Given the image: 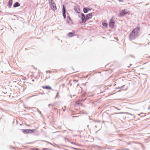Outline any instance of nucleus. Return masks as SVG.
Instances as JSON below:
<instances>
[{
  "instance_id": "a211bd4d",
  "label": "nucleus",
  "mask_w": 150,
  "mask_h": 150,
  "mask_svg": "<svg viewBox=\"0 0 150 150\" xmlns=\"http://www.w3.org/2000/svg\"><path fill=\"white\" fill-rule=\"evenodd\" d=\"M62 14L64 18H66L65 12H62Z\"/></svg>"
},
{
  "instance_id": "7ed1b4c3",
  "label": "nucleus",
  "mask_w": 150,
  "mask_h": 150,
  "mask_svg": "<svg viewBox=\"0 0 150 150\" xmlns=\"http://www.w3.org/2000/svg\"><path fill=\"white\" fill-rule=\"evenodd\" d=\"M115 23L114 19L112 18L111 19L109 23L110 27L111 28H114Z\"/></svg>"
},
{
  "instance_id": "1a4fd4ad",
  "label": "nucleus",
  "mask_w": 150,
  "mask_h": 150,
  "mask_svg": "<svg viewBox=\"0 0 150 150\" xmlns=\"http://www.w3.org/2000/svg\"><path fill=\"white\" fill-rule=\"evenodd\" d=\"M42 88L44 89H46L48 90H51L52 88L51 87L49 86H42Z\"/></svg>"
},
{
  "instance_id": "6ab92c4d",
  "label": "nucleus",
  "mask_w": 150,
  "mask_h": 150,
  "mask_svg": "<svg viewBox=\"0 0 150 150\" xmlns=\"http://www.w3.org/2000/svg\"><path fill=\"white\" fill-rule=\"evenodd\" d=\"M120 2H122L124 0H118Z\"/></svg>"
},
{
  "instance_id": "dca6fc26",
  "label": "nucleus",
  "mask_w": 150,
  "mask_h": 150,
  "mask_svg": "<svg viewBox=\"0 0 150 150\" xmlns=\"http://www.w3.org/2000/svg\"><path fill=\"white\" fill-rule=\"evenodd\" d=\"M62 12H66V9H65L64 5H63V6Z\"/></svg>"
},
{
  "instance_id": "39448f33",
  "label": "nucleus",
  "mask_w": 150,
  "mask_h": 150,
  "mask_svg": "<svg viewBox=\"0 0 150 150\" xmlns=\"http://www.w3.org/2000/svg\"><path fill=\"white\" fill-rule=\"evenodd\" d=\"M92 13H91L88 14L86 17L85 20H87L92 17Z\"/></svg>"
},
{
  "instance_id": "aec40b11",
  "label": "nucleus",
  "mask_w": 150,
  "mask_h": 150,
  "mask_svg": "<svg viewBox=\"0 0 150 150\" xmlns=\"http://www.w3.org/2000/svg\"><path fill=\"white\" fill-rule=\"evenodd\" d=\"M35 150H38L39 149H35Z\"/></svg>"
},
{
  "instance_id": "f3484780",
  "label": "nucleus",
  "mask_w": 150,
  "mask_h": 150,
  "mask_svg": "<svg viewBox=\"0 0 150 150\" xmlns=\"http://www.w3.org/2000/svg\"><path fill=\"white\" fill-rule=\"evenodd\" d=\"M29 131H30V132H33L36 131V130L35 129L32 130L29 129Z\"/></svg>"
},
{
  "instance_id": "2eb2a0df",
  "label": "nucleus",
  "mask_w": 150,
  "mask_h": 150,
  "mask_svg": "<svg viewBox=\"0 0 150 150\" xmlns=\"http://www.w3.org/2000/svg\"><path fill=\"white\" fill-rule=\"evenodd\" d=\"M83 11L84 13H87L88 12V9L86 8H85L83 9Z\"/></svg>"
},
{
  "instance_id": "423d86ee",
  "label": "nucleus",
  "mask_w": 150,
  "mask_h": 150,
  "mask_svg": "<svg viewBox=\"0 0 150 150\" xmlns=\"http://www.w3.org/2000/svg\"><path fill=\"white\" fill-rule=\"evenodd\" d=\"M67 23L70 25H71L72 23V22L71 19L68 16L67 17Z\"/></svg>"
},
{
  "instance_id": "6e6552de",
  "label": "nucleus",
  "mask_w": 150,
  "mask_h": 150,
  "mask_svg": "<svg viewBox=\"0 0 150 150\" xmlns=\"http://www.w3.org/2000/svg\"><path fill=\"white\" fill-rule=\"evenodd\" d=\"M103 25L106 28L108 26V24L106 21H104L103 22Z\"/></svg>"
},
{
  "instance_id": "f8f14e48",
  "label": "nucleus",
  "mask_w": 150,
  "mask_h": 150,
  "mask_svg": "<svg viewBox=\"0 0 150 150\" xmlns=\"http://www.w3.org/2000/svg\"><path fill=\"white\" fill-rule=\"evenodd\" d=\"M13 3V1L12 0H10L8 2V6L9 7H10Z\"/></svg>"
},
{
  "instance_id": "f03ea898",
  "label": "nucleus",
  "mask_w": 150,
  "mask_h": 150,
  "mask_svg": "<svg viewBox=\"0 0 150 150\" xmlns=\"http://www.w3.org/2000/svg\"><path fill=\"white\" fill-rule=\"evenodd\" d=\"M49 2L52 10L55 11L57 9L56 5L52 0H49Z\"/></svg>"
},
{
  "instance_id": "ddd939ff",
  "label": "nucleus",
  "mask_w": 150,
  "mask_h": 150,
  "mask_svg": "<svg viewBox=\"0 0 150 150\" xmlns=\"http://www.w3.org/2000/svg\"><path fill=\"white\" fill-rule=\"evenodd\" d=\"M29 129H22V131L23 132V133L25 134H27L29 133L28 131H29Z\"/></svg>"
},
{
  "instance_id": "4be33fe9",
  "label": "nucleus",
  "mask_w": 150,
  "mask_h": 150,
  "mask_svg": "<svg viewBox=\"0 0 150 150\" xmlns=\"http://www.w3.org/2000/svg\"><path fill=\"white\" fill-rule=\"evenodd\" d=\"M47 72H50H50L49 71H47Z\"/></svg>"
},
{
  "instance_id": "9d476101",
  "label": "nucleus",
  "mask_w": 150,
  "mask_h": 150,
  "mask_svg": "<svg viewBox=\"0 0 150 150\" xmlns=\"http://www.w3.org/2000/svg\"><path fill=\"white\" fill-rule=\"evenodd\" d=\"M20 6V4H19L18 2H16L13 5V7H16L18 6Z\"/></svg>"
},
{
  "instance_id": "20e7f679",
  "label": "nucleus",
  "mask_w": 150,
  "mask_h": 150,
  "mask_svg": "<svg viewBox=\"0 0 150 150\" xmlns=\"http://www.w3.org/2000/svg\"><path fill=\"white\" fill-rule=\"evenodd\" d=\"M128 13V11H127L125 10H122L120 12L119 15V16L120 17L122 16L125 15V14Z\"/></svg>"
},
{
  "instance_id": "0eeeda50",
  "label": "nucleus",
  "mask_w": 150,
  "mask_h": 150,
  "mask_svg": "<svg viewBox=\"0 0 150 150\" xmlns=\"http://www.w3.org/2000/svg\"><path fill=\"white\" fill-rule=\"evenodd\" d=\"M81 18L82 21V23H85L86 21L85 20L86 17H85V15L83 13L81 14Z\"/></svg>"
},
{
  "instance_id": "5701e85b",
  "label": "nucleus",
  "mask_w": 150,
  "mask_h": 150,
  "mask_svg": "<svg viewBox=\"0 0 150 150\" xmlns=\"http://www.w3.org/2000/svg\"><path fill=\"white\" fill-rule=\"evenodd\" d=\"M87 9H88V11L89 10V8H87Z\"/></svg>"
},
{
  "instance_id": "9b49d317",
  "label": "nucleus",
  "mask_w": 150,
  "mask_h": 150,
  "mask_svg": "<svg viewBox=\"0 0 150 150\" xmlns=\"http://www.w3.org/2000/svg\"><path fill=\"white\" fill-rule=\"evenodd\" d=\"M75 10L78 13H79L80 12V10L79 8L77 7L75 8Z\"/></svg>"
},
{
  "instance_id": "f257e3e1",
  "label": "nucleus",
  "mask_w": 150,
  "mask_h": 150,
  "mask_svg": "<svg viewBox=\"0 0 150 150\" xmlns=\"http://www.w3.org/2000/svg\"><path fill=\"white\" fill-rule=\"evenodd\" d=\"M139 31V28L136 27L130 33L129 35V39L131 40H134L138 36V33Z\"/></svg>"
},
{
  "instance_id": "412c9836",
  "label": "nucleus",
  "mask_w": 150,
  "mask_h": 150,
  "mask_svg": "<svg viewBox=\"0 0 150 150\" xmlns=\"http://www.w3.org/2000/svg\"><path fill=\"white\" fill-rule=\"evenodd\" d=\"M57 95H59V93H58L57 95Z\"/></svg>"
},
{
  "instance_id": "4468645a",
  "label": "nucleus",
  "mask_w": 150,
  "mask_h": 150,
  "mask_svg": "<svg viewBox=\"0 0 150 150\" xmlns=\"http://www.w3.org/2000/svg\"><path fill=\"white\" fill-rule=\"evenodd\" d=\"M74 34L73 33L70 32L68 33V35L69 37H71L73 36H74Z\"/></svg>"
}]
</instances>
